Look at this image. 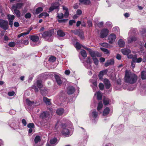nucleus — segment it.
<instances>
[{
    "mask_svg": "<svg viewBox=\"0 0 146 146\" xmlns=\"http://www.w3.org/2000/svg\"><path fill=\"white\" fill-rule=\"evenodd\" d=\"M124 79L126 83L133 84L136 82L137 77L135 74L126 70L125 72Z\"/></svg>",
    "mask_w": 146,
    "mask_h": 146,
    "instance_id": "nucleus-1",
    "label": "nucleus"
},
{
    "mask_svg": "<svg viewBox=\"0 0 146 146\" xmlns=\"http://www.w3.org/2000/svg\"><path fill=\"white\" fill-rule=\"evenodd\" d=\"M60 127L62 129L61 131L62 135L66 136H69L70 135V131L68 129V127L67 123H61Z\"/></svg>",
    "mask_w": 146,
    "mask_h": 146,
    "instance_id": "nucleus-2",
    "label": "nucleus"
},
{
    "mask_svg": "<svg viewBox=\"0 0 146 146\" xmlns=\"http://www.w3.org/2000/svg\"><path fill=\"white\" fill-rule=\"evenodd\" d=\"M50 116V114L48 111H43L40 113L39 117L43 121L47 120L48 119Z\"/></svg>",
    "mask_w": 146,
    "mask_h": 146,
    "instance_id": "nucleus-3",
    "label": "nucleus"
},
{
    "mask_svg": "<svg viewBox=\"0 0 146 146\" xmlns=\"http://www.w3.org/2000/svg\"><path fill=\"white\" fill-rule=\"evenodd\" d=\"M54 33V30L53 29H51L48 31H44L42 34L41 33L42 37L46 38V37H50L52 36ZM40 34H39L40 35Z\"/></svg>",
    "mask_w": 146,
    "mask_h": 146,
    "instance_id": "nucleus-4",
    "label": "nucleus"
},
{
    "mask_svg": "<svg viewBox=\"0 0 146 146\" xmlns=\"http://www.w3.org/2000/svg\"><path fill=\"white\" fill-rule=\"evenodd\" d=\"M59 4L58 3L56 2L52 3L49 8L50 11H52L55 9H57L58 11L59 10Z\"/></svg>",
    "mask_w": 146,
    "mask_h": 146,
    "instance_id": "nucleus-5",
    "label": "nucleus"
},
{
    "mask_svg": "<svg viewBox=\"0 0 146 146\" xmlns=\"http://www.w3.org/2000/svg\"><path fill=\"white\" fill-rule=\"evenodd\" d=\"M8 22L3 20H0V27L4 30L8 29Z\"/></svg>",
    "mask_w": 146,
    "mask_h": 146,
    "instance_id": "nucleus-6",
    "label": "nucleus"
},
{
    "mask_svg": "<svg viewBox=\"0 0 146 146\" xmlns=\"http://www.w3.org/2000/svg\"><path fill=\"white\" fill-rule=\"evenodd\" d=\"M109 32V30L108 29H103L101 31L100 37L101 38L106 37L108 36Z\"/></svg>",
    "mask_w": 146,
    "mask_h": 146,
    "instance_id": "nucleus-7",
    "label": "nucleus"
},
{
    "mask_svg": "<svg viewBox=\"0 0 146 146\" xmlns=\"http://www.w3.org/2000/svg\"><path fill=\"white\" fill-rule=\"evenodd\" d=\"M83 48L88 51L90 55L92 58L96 57V52L93 51L91 49L87 48L85 46H83Z\"/></svg>",
    "mask_w": 146,
    "mask_h": 146,
    "instance_id": "nucleus-8",
    "label": "nucleus"
},
{
    "mask_svg": "<svg viewBox=\"0 0 146 146\" xmlns=\"http://www.w3.org/2000/svg\"><path fill=\"white\" fill-rule=\"evenodd\" d=\"M116 38V36L114 34H111L108 37V39L109 40V42L112 44L115 40Z\"/></svg>",
    "mask_w": 146,
    "mask_h": 146,
    "instance_id": "nucleus-9",
    "label": "nucleus"
},
{
    "mask_svg": "<svg viewBox=\"0 0 146 146\" xmlns=\"http://www.w3.org/2000/svg\"><path fill=\"white\" fill-rule=\"evenodd\" d=\"M30 39L34 42H37L39 40V37L36 35H31L29 36Z\"/></svg>",
    "mask_w": 146,
    "mask_h": 146,
    "instance_id": "nucleus-10",
    "label": "nucleus"
},
{
    "mask_svg": "<svg viewBox=\"0 0 146 146\" xmlns=\"http://www.w3.org/2000/svg\"><path fill=\"white\" fill-rule=\"evenodd\" d=\"M75 91V88L73 86H69L67 88V92L68 95L73 94Z\"/></svg>",
    "mask_w": 146,
    "mask_h": 146,
    "instance_id": "nucleus-11",
    "label": "nucleus"
},
{
    "mask_svg": "<svg viewBox=\"0 0 146 146\" xmlns=\"http://www.w3.org/2000/svg\"><path fill=\"white\" fill-rule=\"evenodd\" d=\"M108 71V69L100 71L98 74V77L100 80L103 79V76L104 74H106Z\"/></svg>",
    "mask_w": 146,
    "mask_h": 146,
    "instance_id": "nucleus-12",
    "label": "nucleus"
},
{
    "mask_svg": "<svg viewBox=\"0 0 146 146\" xmlns=\"http://www.w3.org/2000/svg\"><path fill=\"white\" fill-rule=\"evenodd\" d=\"M8 19L9 21V24L12 27L13 23V20L14 19L15 17L13 15H7Z\"/></svg>",
    "mask_w": 146,
    "mask_h": 146,
    "instance_id": "nucleus-13",
    "label": "nucleus"
},
{
    "mask_svg": "<svg viewBox=\"0 0 146 146\" xmlns=\"http://www.w3.org/2000/svg\"><path fill=\"white\" fill-rule=\"evenodd\" d=\"M104 83L106 88L107 89H109L111 86V84L109 80L106 78L104 79Z\"/></svg>",
    "mask_w": 146,
    "mask_h": 146,
    "instance_id": "nucleus-14",
    "label": "nucleus"
},
{
    "mask_svg": "<svg viewBox=\"0 0 146 146\" xmlns=\"http://www.w3.org/2000/svg\"><path fill=\"white\" fill-rule=\"evenodd\" d=\"M54 78L58 84L59 86H60L62 84V82L61 80L60 77L58 75H55Z\"/></svg>",
    "mask_w": 146,
    "mask_h": 146,
    "instance_id": "nucleus-15",
    "label": "nucleus"
},
{
    "mask_svg": "<svg viewBox=\"0 0 146 146\" xmlns=\"http://www.w3.org/2000/svg\"><path fill=\"white\" fill-rule=\"evenodd\" d=\"M18 5L17 3L16 6L13 5L12 8V9L14 13L16 14L17 16L18 15Z\"/></svg>",
    "mask_w": 146,
    "mask_h": 146,
    "instance_id": "nucleus-16",
    "label": "nucleus"
},
{
    "mask_svg": "<svg viewBox=\"0 0 146 146\" xmlns=\"http://www.w3.org/2000/svg\"><path fill=\"white\" fill-rule=\"evenodd\" d=\"M114 60L113 59H111L108 60L105 63V66L107 67L110 65H112L114 64Z\"/></svg>",
    "mask_w": 146,
    "mask_h": 146,
    "instance_id": "nucleus-17",
    "label": "nucleus"
},
{
    "mask_svg": "<svg viewBox=\"0 0 146 146\" xmlns=\"http://www.w3.org/2000/svg\"><path fill=\"white\" fill-rule=\"evenodd\" d=\"M57 33L58 36L60 37H64L66 35L65 33L60 29L58 30L57 31Z\"/></svg>",
    "mask_w": 146,
    "mask_h": 146,
    "instance_id": "nucleus-18",
    "label": "nucleus"
},
{
    "mask_svg": "<svg viewBox=\"0 0 146 146\" xmlns=\"http://www.w3.org/2000/svg\"><path fill=\"white\" fill-rule=\"evenodd\" d=\"M121 52L123 54L126 55H128L131 52V50L128 49H122Z\"/></svg>",
    "mask_w": 146,
    "mask_h": 146,
    "instance_id": "nucleus-19",
    "label": "nucleus"
},
{
    "mask_svg": "<svg viewBox=\"0 0 146 146\" xmlns=\"http://www.w3.org/2000/svg\"><path fill=\"white\" fill-rule=\"evenodd\" d=\"M51 100L48 99L45 97H43V102L47 105H51V102L50 101Z\"/></svg>",
    "mask_w": 146,
    "mask_h": 146,
    "instance_id": "nucleus-20",
    "label": "nucleus"
},
{
    "mask_svg": "<svg viewBox=\"0 0 146 146\" xmlns=\"http://www.w3.org/2000/svg\"><path fill=\"white\" fill-rule=\"evenodd\" d=\"M64 112V110L62 108H58L56 110V113L59 115H62Z\"/></svg>",
    "mask_w": 146,
    "mask_h": 146,
    "instance_id": "nucleus-21",
    "label": "nucleus"
},
{
    "mask_svg": "<svg viewBox=\"0 0 146 146\" xmlns=\"http://www.w3.org/2000/svg\"><path fill=\"white\" fill-rule=\"evenodd\" d=\"M110 110L109 107H106L104 110L103 113V115L104 116H106L109 113Z\"/></svg>",
    "mask_w": 146,
    "mask_h": 146,
    "instance_id": "nucleus-22",
    "label": "nucleus"
},
{
    "mask_svg": "<svg viewBox=\"0 0 146 146\" xmlns=\"http://www.w3.org/2000/svg\"><path fill=\"white\" fill-rule=\"evenodd\" d=\"M119 46L121 47H123L125 46V42L122 39H119L118 41Z\"/></svg>",
    "mask_w": 146,
    "mask_h": 146,
    "instance_id": "nucleus-23",
    "label": "nucleus"
},
{
    "mask_svg": "<svg viewBox=\"0 0 146 146\" xmlns=\"http://www.w3.org/2000/svg\"><path fill=\"white\" fill-rule=\"evenodd\" d=\"M50 143L51 145H55L57 143V138L54 137L50 140Z\"/></svg>",
    "mask_w": 146,
    "mask_h": 146,
    "instance_id": "nucleus-24",
    "label": "nucleus"
},
{
    "mask_svg": "<svg viewBox=\"0 0 146 146\" xmlns=\"http://www.w3.org/2000/svg\"><path fill=\"white\" fill-rule=\"evenodd\" d=\"M79 1L84 4L86 5H89L90 4L91 2L90 0H79Z\"/></svg>",
    "mask_w": 146,
    "mask_h": 146,
    "instance_id": "nucleus-25",
    "label": "nucleus"
},
{
    "mask_svg": "<svg viewBox=\"0 0 146 146\" xmlns=\"http://www.w3.org/2000/svg\"><path fill=\"white\" fill-rule=\"evenodd\" d=\"M137 38L134 36H133L131 37L128 40V43H131L133 42H135L137 40Z\"/></svg>",
    "mask_w": 146,
    "mask_h": 146,
    "instance_id": "nucleus-26",
    "label": "nucleus"
},
{
    "mask_svg": "<svg viewBox=\"0 0 146 146\" xmlns=\"http://www.w3.org/2000/svg\"><path fill=\"white\" fill-rule=\"evenodd\" d=\"M42 81L40 80H37L36 81V86L39 88H41L42 87Z\"/></svg>",
    "mask_w": 146,
    "mask_h": 146,
    "instance_id": "nucleus-27",
    "label": "nucleus"
},
{
    "mask_svg": "<svg viewBox=\"0 0 146 146\" xmlns=\"http://www.w3.org/2000/svg\"><path fill=\"white\" fill-rule=\"evenodd\" d=\"M103 101L104 105L106 106L109 104L110 100L108 98H104Z\"/></svg>",
    "mask_w": 146,
    "mask_h": 146,
    "instance_id": "nucleus-28",
    "label": "nucleus"
},
{
    "mask_svg": "<svg viewBox=\"0 0 146 146\" xmlns=\"http://www.w3.org/2000/svg\"><path fill=\"white\" fill-rule=\"evenodd\" d=\"M40 137L39 135L36 136L34 140V141L35 144H37L38 142H40Z\"/></svg>",
    "mask_w": 146,
    "mask_h": 146,
    "instance_id": "nucleus-29",
    "label": "nucleus"
},
{
    "mask_svg": "<svg viewBox=\"0 0 146 146\" xmlns=\"http://www.w3.org/2000/svg\"><path fill=\"white\" fill-rule=\"evenodd\" d=\"M97 99L98 100H100L102 99V95L100 91H99L97 92Z\"/></svg>",
    "mask_w": 146,
    "mask_h": 146,
    "instance_id": "nucleus-30",
    "label": "nucleus"
},
{
    "mask_svg": "<svg viewBox=\"0 0 146 146\" xmlns=\"http://www.w3.org/2000/svg\"><path fill=\"white\" fill-rule=\"evenodd\" d=\"M49 16V14L46 12L42 13L38 15V18H40L44 16L45 17H48Z\"/></svg>",
    "mask_w": 146,
    "mask_h": 146,
    "instance_id": "nucleus-31",
    "label": "nucleus"
},
{
    "mask_svg": "<svg viewBox=\"0 0 146 146\" xmlns=\"http://www.w3.org/2000/svg\"><path fill=\"white\" fill-rule=\"evenodd\" d=\"M141 78L142 80L146 79V72L144 71H143L141 72Z\"/></svg>",
    "mask_w": 146,
    "mask_h": 146,
    "instance_id": "nucleus-32",
    "label": "nucleus"
},
{
    "mask_svg": "<svg viewBox=\"0 0 146 146\" xmlns=\"http://www.w3.org/2000/svg\"><path fill=\"white\" fill-rule=\"evenodd\" d=\"M43 11V8L41 7H38L35 10V13L38 14Z\"/></svg>",
    "mask_w": 146,
    "mask_h": 146,
    "instance_id": "nucleus-33",
    "label": "nucleus"
},
{
    "mask_svg": "<svg viewBox=\"0 0 146 146\" xmlns=\"http://www.w3.org/2000/svg\"><path fill=\"white\" fill-rule=\"evenodd\" d=\"M80 53L82 56L84 58H86L87 56V54L86 51L84 50H81Z\"/></svg>",
    "mask_w": 146,
    "mask_h": 146,
    "instance_id": "nucleus-34",
    "label": "nucleus"
},
{
    "mask_svg": "<svg viewBox=\"0 0 146 146\" xmlns=\"http://www.w3.org/2000/svg\"><path fill=\"white\" fill-rule=\"evenodd\" d=\"M84 33L83 31H79L78 35V36H79L80 38L82 39H84Z\"/></svg>",
    "mask_w": 146,
    "mask_h": 146,
    "instance_id": "nucleus-35",
    "label": "nucleus"
},
{
    "mask_svg": "<svg viewBox=\"0 0 146 146\" xmlns=\"http://www.w3.org/2000/svg\"><path fill=\"white\" fill-rule=\"evenodd\" d=\"M103 107V104L102 101H100L98 103V106L97 108V110L99 111Z\"/></svg>",
    "mask_w": 146,
    "mask_h": 146,
    "instance_id": "nucleus-36",
    "label": "nucleus"
},
{
    "mask_svg": "<svg viewBox=\"0 0 146 146\" xmlns=\"http://www.w3.org/2000/svg\"><path fill=\"white\" fill-rule=\"evenodd\" d=\"M76 47L77 49L79 50L82 47H83V46H84L82 45V44H80L78 42H76L75 44Z\"/></svg>",
    "mask_w": 146,
    "mask_h": 146,
    "instance_id": "nucleus-37",
    "label": "nucleus"
},
{
    "mask_svg": "<svg viewBox=\"0 0 146 146\" xmlns=\"http://www.w3.org/2000/svg\"><path fill=\"white\" fill-rule=\"evenodd\" d=\"M26 102L27 104L29 106H31L33 105V104H34L35 103L33 101H31L29 99H27Z\"/></svg>",
    "mask_w": 146,
    "mask_h": 146,
    "instance_id": "nucleus-38",
    "label": "nucleus"
},
{
    "mask_svg": "<svg viewBox=\"0 0 146 146\" xmlns=\"http://www.w3.org/2000/svg\"><path fill=\"white\" fill-rule=\"evenodd\" d=\"M56 59V58L54 56H51L49 58V61L53 62H55Z\"/></svg>",
    "mask_w": 146,
    "mask_h": 146,
    "instance_id": "nucleus-39",
    "label": "nucleus"
},
{
    "mask_svg": "<svg viewBox=\"0 0 146 146\" xmlns=\"http://www.w3.org/2000/svg\"><path fill=\"white\" fill-rule=\"evenodd\" d=\"M40 92L42 96H45L47 94V91L45 89H40Z\"/></svg>",
    "mask_w": 146,
    "mask_h": 146,
    "instance_id": "nucleus-40",
    "label": "nucleus"
},
{
    "mask_svg": "<svg viewBox=\"0 0 146 146\" xmlns=\"http://www.w3.org/2000/svg\"><path fill=\"white\" fill-rule=\"evenodd\" d=\"M100 49L103 52H104L106 54H108L110 52L108 50L104 48H101Z\"/></svg>",
    "mask_w": 146,
    "mask_h": 146,
    "instance_id": "nucleus-41",
    "label": "nucleus"
},
{
    "mask_svg": "<svg viewBox=\"0 0 146 146\" xmlns=\"http://www.w3.org/2000/svg\"><path fill=\"white\" fill-rule=\"evenodd\" d=\"M68 20V19H58V21L59 23H65Z\"/></svg>",
    "mask_w": 146,
    "mask_h": 146,
    "instance_id": "nucleus-42",
    "label": "nucleus"
},
{
    "mask_svg": "<svg viewBox=\"0 0 146 146\" xmlns=\"http://www.w3.org/2000/svg\"><path fill=\"white\" fill-rule=\"evenodd\" d=\"M86 62L89 64H91V60L90 57L88 56L86 60Z\"/></svg>",
    "mask_w": 146,
    "mask_h": 146,
    "instance_id": "nucleus-43",
    "label": "nucleus"
},
{
    "mask_svg": "<svg viewBox=\"0 0 146 146\" xmlns=\"http://www.w3.org/2000/svg\"><path fill=\"white\" fill-rule=\"evenodd\" d=\"M95 64L97 65L98 64L99 61L98 59L96 58H92Z\"/></svg>",
    "mask_w": 146,
    "mask_h": 146,
    "instance_id": "nucleus-44",
    "label": "nucleus"
},
{
    "mask_svg": "<svg viewBox=\"0 0 146 146\" xmlns=\"http://www.w3.org/2000/svg\"><path fill=\"white\" fill-rule=\"evenodd\" d=\"M35 125L33 123H29L27 125V127H28L29 128H33L34 127Z\"/></svg>",
    "mask_w": 146,
    "mask_h": 146,
    "instance_id": "nucleus-45",
    "label": "nucleus"
},
{
    "mask_svg": "<svg viewBox=\"0 0 146 146\" xmlns=\"http://www.w3.org/2000/svg\"><path fill=\"white\" fill-rule=\"evenodd\" d=\"M98 113L96 112V111H94L92 112V114L93 115V117L94 118H96L97 117L98 115Z\"/></svg>",
    "mask_w": 146,
    "mask_h": 146,
    "instance_id": "nucleus-46",
    "label": "nucleus"
},
{
    "mask_svg": "<svg viewBox=\"0 0 146 146\" xmlns=\"http://www.w3.org/2000/svg\"><path fill=\"white\" fill-rule=\"evenodd\" d=\"M57 14L58 15L57 16V17L59 19H62L63 18L64 14L63 13H61L60 14L58 13Z\"/></svg>",
    "mask_w": 146,
    "mask_h": 146,
    "instance_id": "nucleus-47",
    "label": "nucleus"
},
{
    "mask_svg": "<svg viewBox=\"0 0 146 146\" xmlns=\"http://www.w3.org/2000/svg\"><path fill=\"white\" fill-rule=\"evenodd\" d=\"M31 14L30 13H27L25 15V17L26 19H29L31 17Z\"/></svg>",
    "mask_w": 146,
    "mask_h": 146,
    "instance_id": "nucleus-48",
    "label": "nucleus"
},
{
    "mask_svg": "<svg viewBox=\"0 0 146 146\" xmlns=\"http://www.w3.org/2000/svg\"><path fill=\"white\" fill-rule=\"evenodd\" d=\"M137 55H134V56L133 57V58L132 60V62L135 63V62H137Z\"/></svg>",
    "mask_w": 146,
    "mask_h": 146,
    "instance_id": "nucleus-49",
    "label": "nucleus"
},
{
    "mask_svg": "<svg viewBox=\"0 0 146 146\" xmlns=\"http://www.w3.org/2000/svg\"><path fill=\"white\" fill-rule=\"evenodd\" d=\"M103 25L104 23L102 21L99 22L97 24L99 28L102 27H103Z\"/></svg>",
    "mask_w": 146,
    "mask_h": 146,
    "instance_id": "nucleus-50",
    "label": "nucleus"
},
{
    "mask_svg": "<svg viewBox=\"0 0 146 146\" xmlns=\"http://www.w3.org/2000/svg\"><path fill=\"white\" fill-rule=\"evenodd\" d=\"M99 87L101 90H102L104 89V85L102 83H100L99 84Z\"/></svg>",
    "mask_w": 146,
    "mask_h": 146,
    "instance_id": "nucleus-51",
    "label": "nucleus"
},
{
    "mask_svg": "<svg viewBox=\"0 0 146 146\" xmlns=\"http://www.w3.org/2000/svg\"><path fill=\"white\" fill-rule=\"evenodd\" d=\"M8 94L9 96H14L15 94V93L14 91L9 92L8 93Z\"/></svg>",
    "mask_w": 146,
    "mask_h": 146,
    "instance_id": "nucleus-52",
    "label": "nucleus"
},
{
    "mask_svg": "<svg viewBox=\"0 0 146 146\" xmlns=\"http://www.w3.org/2000/svg\"><path fill=\"white\" fill-rule=\"evenodd\" d=\"M75 35H78L79 31L77 29L71 31Z\"/></svg>",
    "mask_w": 146,
    "mask_h": 146,
    "instance_id": "nucleus-53",
    "label": "nucleus"
},
{
    "mask_svg": "<svg viewBox=\"0 0 146 146\" xmlns=\"http://www.w3.org/2000/svg\"><path fill=\"white\" fill-rule=\"evenodd\" d=\"M76 21L74 20H71L69 21V25L72 26L73 25V23H75Z\"/></svg>",
    "mask_w": 146,
    "mask_h": 146,
    "instance_id": "nucleus-54",
    "label": "nucleus"
},
{
    "mask_svg": "<svg viewBox=\"0 0 146 146\" xmlns=\"http://www.w3.org/2000/svg\"><path fill=\"white\" fill-rule=\"evenodd\" d=\"M15 43L14 42H11L9 43V46L11 47H13L15 46Z\"/></svg>",
    "mask_w": 146,
    "mask_h": 146,
    "instance_id": "nucleus-55",
    "label": "nucleus"
},
{
    "mask_svg": "<svg viewBox=\"0 0 146 146\" xmlns=\"http://www.w3.org/2000/svg\"><path fill=\"white\" fill-rule=\"evenodd\" d=\"M29 34H27V32H24L19 34V38L22 36H24L25 35H28Z\"/></svg>",
    "mask_w": 146,
    "mask_h": 146,
    "instance_id": "nucleus-56",
    "label": "nucleus"
},
{
    "mask_svg": "<svg viewBox=\"0 0 146 146\" xmlns=\"http://www.w3.org/2000/svg\"><path fill=\"white\" fill-rule=\"evenodd\" d=\"M32 88L33 89L35 92H38V88H37L36 86L35 85H33L32 86Z\"/></svg>",
    "mask_w": 146,
    "mask_h": 146,
    "instance_id": "nucleus-57",
    "label": "nucleus"
},
{
    "mask_svg": "<svg viewBox=\"0 0 146 146\" xmlns=\"http://www.w3.org/2000/svg\"><path fill=\"white\" fill-rule=\"evenodd\" d=\"M22 1L21 0H19V9L21 8L22 6H23L24 3H20Z\"/></svg>",
    "mask_w": 146,
    "mask_h": 146,
    "instance_id": "nucleus-58",
    "label": "nucleus"
},
{
    "mask_svg": "<svg viewBox=\"0 0 146 146\" xmlns=\"http://www.w3.org/2000/svg\"><path fill=\"white\" fill-rule=\"evenodd\" d=\"M87 23L89 27H92V21L90 20L88 21Z\"/></svg>",
    "mask_w": 146,
    "mask_h": 146,
    "instance_id": "nucleus-59",
    "label": "nucleus"
},
{
    "mask_svg": "<svg viewBox=\"0 0 146 146\" xmlns=\"http://www.w3.org/2000/svg\"><path fill=\"white\" fill-rule=\"evenodd\" d=\"M69 15V12L68 10H66V11H65V12L64 14V16L65 18H67L68 17Z\"/></svg>",
    "mask_w": 146,
    "mask_h": 146,
    "instance_id": "nucleus-60",
    "label": "nucleus"
},
{
    "mask_svg": "<svg viewBox=\"0 0 146 146\" xmlns=\"http://www.w3.org/2000/svg\"><path fill=\"white\" fill-rule=\"evenodd\" d=\"M82 11L80 9H78L76 11V13L78 15H80L82 14Z\"/></svg>",
    "mask_w": 146,
    "mask_h": 146,
    "instance_id": "nucleus-61",
    "label": "nucleus"
},
{
    "mask_svg": "<svg viewBox=\"0 0 146 146\" xmlns=\"http://www.w3.org/2000/svg\"><path fill=\"white\" fill-rule=\"evenodd\" d=\"M102 56L101 53L98 52H96V56L98 57H100Z\"/></svg>",
    "mask_w": 146,
    "mask_h": 146,
    "instance_id": "nucleus-62",
    "label": "nucleus"
},
{
    "mask_svg": "<svg viewBox=\"0 0 146 146\" xmlns=\"http://www.w3.org/2000/svg\"><path fill=\"white\" fill-rule=\"evenodd\" d=\"M22 122L24 126H25L27 125V123L25 119H23L22 120Z\"/></svg>",
    "mask_w": 146,
    "mask_h": 146,
    "instance_id": "nucleus-63",
    "label": "nucleus"
},
{
    "mask_svg": "<svg viewBox=\"0 0 146 146\" xmlns=\"http://www.w3.org/2000/svg\"><path fill=\"white\" fill-rule=\"evenodd\" d=\"M9 40V37L6 35H5L4 36V40L6 42H6Z\"/></svg>",
    "mask_w": 146,
    "mask_h": 146,
    "instance_id": "nucleus-64",
    "label": "nucleus"
}]
</instances>
